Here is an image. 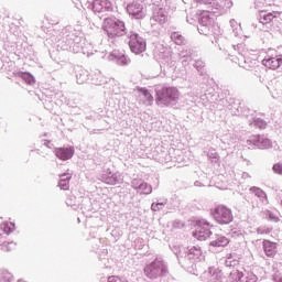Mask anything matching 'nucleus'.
I'll return each mask as SVG.
<instances>
[{
	"label": "nucleus",
	"instance_id": "1",
	"mask_svg": "<svg viewBox=\"0 0 282 282\" xmlns=\"http://www.w3.org/2000/svg\"><path fill=\"white\" fill-rule=\"evenodd\" d=\"M155 96L158 107H175L180 102V90L176 87L156 88Z\"/></svg>",
	"mask_w": 282,
	"mask_h": 282
},
{
	"label": "nucleus",
	"instance_id": "2",
	"mask_svg": "<svg viewBox=\"0 0 282 282\" xmlns=\"http://www.w3.org/2000/svg\"><path fill=\"white\" fill-rule=\"evenodd\" d=\"M104 30L107 32L108 36H124L127 28L124 22L116 18H105L104 19Z\"/></svg>",
	"mask_w": 282,
	"mask_h": 282
},
{
	"label": "nucleus",
	"instance_id": "3",
	"mask_svg": "<svg viewBox=\"0 0 282 282\" xmlns=\"http://www.w3.org/2000/svg\"><path fill=\"white\" fill-rule=\"evenodd\" d=\"M166 263L162 258H155L150 264L145 265L144 274L148 279H160L166 274Z\"/></svg>",
	"mask_w": 282,
	"mask_h": 282
},
{
	"label": "nucleus",
	"instance_id": "4",
	"mask_svg": "<svg viewBox=\"0 0 282 282\" xmlns=\"http://www.w3.org/2000/svg\"><path fill=\"white\" fill-rule=\"evenodd\" d=\"M229 281L231 282H257L259 278L254 272L243 269V267H238L234 269L229 274Z\"/></svg>",
	"mask_w": 282,
	"mask_h": 282
},
{
	"label": "nucleus",
	"instance_id": "5",
	"mask_svg": "<svg viewBox=\"0 0 282 282\" xmlns=\"http://www.w3.org/2000/svg\"><path fill=\"white\" fill-rule=\"evenodd\" d=\"M212 216L214 217L215 221H217V224H220L221 226L231 224L234 219L232 210L224 205H219L212 209Z\"/></svg>",
	"mask_w": 282,
	"mask_h": 282
},
{
	"label": "nucleus",
	"instance_id": "6",
	"mask_svg": "<svg viewBox=\"0 0 282 282\" xmlns=\"http://www.w3.org/2000/svg\"><path fill=\"white\" fill-rule=\"evenodd\" d=\"M214 23H215V14L210 13V11H203L199 18V26H198L199 34H204L205 36H208V34H210V29L213 28Z\"/></svg>",
	"mask_w": 282,
	"mask_h": 282
},
{
	"label": "nucleus",
	"instance_id": "7",
	"mask_svg": "<svg viewBox=\"0 0 282 282\" xmlns=\"http://www.w3.org/2000/svg\"><path fill=\"white\" fill-rule=\"evenodd\" d=\"M169 21V15L166 14V10L156 4L153 9L152 17L150 19V25L152 30H158V25H164Z\"/></svg>",
	"mask_w": 282,
	"mask_h": 282
},
{
	"label": "nucleus",
	"instance_id": "8",
	"mask_svg": "<svg viewBox=\"0 0 282 282\" xmlns=\"http://www.w3.org/2000/svg\"><path fill=\"white\" fill-rule=\"evenodd\" d=\"M129 47L133 54H142L147 50V41H144L138 33L130 32L128 34Z\"/></svg>",
	"mask_w": 282,
	"mask_h": 282
},
{
	"label": "nucleus",
	"instance_id": "9",
	"mask_svg": "<svg viewBox=\"0 0 282 282\" xmlns=\"http://www.w3.org/2000/svg\"><path fill=\"white\" fill-rule=\"evenodd\" d=\"M210 235H213V232L210 231V224H208V221L204 219L196 221L195 231L193 232L195 239L206 241Z\"/></svg>",
	"mask_w": 282,
	"mask_h": 282
},
{
	"label": "nucleus",
	"instance_id": "10",
	"mask_svg": "<svg viewBox=\"0 0 282 282\" xmlns=\"http://www.w3.org/2000/svg\"><path fill=\"white\" fill-rule=\"evenodd\" d=\"M99 180L104 184H108V186H116V184H122L124 182L122 174L120 172H111V169L104 171Z\"/></svg>",
	"mask_w": 282,
	"mask_h": 282
},
{
	"label": "nucleus",
	"instance_id": "11",
	"mask_svg": "<svg viewBox=\"0 0 282 282\" xmlns=\"http://www.w3.org/2000/svg\"><path fill=\"white\" fill-rule=\"evenodd\" d=\"M93 12L99 14V18L102 19V17H107L108 12H113V3L109 0H95Z\"/></svg>",
	"mask_w": 282,
	"mask_h": 282
},
{
	"label": "nucleus",
	"instance_id": "12",
	"mask_svg": "<svg viewBox=\"0 0 282 282\" xmlns=\"http://www.w3.org/2000/svg\"><path fill=\"white\" fill-rule=\"evenodd\" d=\"M203 282H223L224 272L217 267H209L207 271H204L200 275Z\"/></svg>",
	"mask_w": 282,
	"mask_h": 282
},
{
	"label": "nucleus",
	"instance_id": "13",
	"mask_svg": "<svg viewBox=\"0 0 282 282\" xmlns=\"http://www.w3.org/2000/svg\"><path fill=\"white\" fill-rule=\"evenodd\" d=\"M247 145L249 149H252V147H257L258 149H271L272 141L265 137L253 135L247 140Z\"/></svg>",
	"mask_w": 282,
	"mask_h": 282
},
{
	"label": "nucleus",
	"instance_id": "14",
	"mask_svg": "<svg viewBox=\"0 0 282 282\" xmlns=\"http://www.w3.org/2000/svg\"><path fill=\"white\" fill-rule=\"evenodd\" d=\"M131 186L139 195H151V193H153V187L141 178H133Z\"/></svg>",
	"mask_w": 282,
	"mask_h": 282
},
{
	"label": "nucleus",
	"instance_id": "15",
	"mask_svg": "<svg viewBox=\"0 0 282 282\" xmlns=\"http://www.w3.org/2000/svg\"><path fill=\"white\" fill-rule=\"evenodd\" d=\"M127 12L130 17H133V19H144L147 17V9L139 2L128 4Z\"/></svg>",
	"mask_w": 282,
	"mask_h": 282
},
{
	"label": "nucleus",
	"instance_id": "16",
	"mask_svg": "<svg viewBox=\"0 0 282 282\" xmlns=\"http://www.w3.org/2000/svg\"><path fill=\"white\" fill-rule=\"evenodd\" d=\"M108 61H112L113 63H117V65L121 66L129 65V63H131V58L126 56L123 52L116 50L108 55Z\"/></svg>",
	"mask_w": 282,
	"mask_h": 282
},
{
	"label": "nucleus",
	"instance_id": "17",
	"mask_svg": "<svg viewBox=\"0 0 282 282\" xmlns=\"http://www.w3.org/2000/svg\"><path fill=\"white\" fill-rule=\"evenodd\" d=\"M262 65L267 67V69H279L282 65V55H276V56H269L267 55L263 61Z\"/></svg>",
	"mask_w": 282,
	"mask_h": 282
},
{
	"label": "nucleus",
	"instance_id": "18",
	"mask_svg": "<svg viewBox=\"0 0 282 282\" xmlns=\"http://www.w3.org/2000/svg\"><path fill=\"white\" fill-rule=\"evenodd\" d=\"M54 153H55L56 158H58V160H62L63 162H65L67 160H72V158H74L75 150L72 147L56 148Z\"/></svg>",
	"mask_w": 282,
	"mask_h": 282
},
{
	"label": "nucleus",
	"instance_id": "19",
	"mask_svg": "<svg viewBox=\"0 0 282 282\" xmlns=\"http://www.w3.org/2000/svg\"><path fill=\"white\" fill-rule=\"evenodd\" d=\"M236 63H238V65L243 69H252L254 65H257V59H252L250 57H246L243 54H239Z\"/></svg>",
	"mask_w": 282,
	"mask_h": 282
},
{
	"label": "nucleus",
	"instance_id": "20",
	"mask_svg": "<svg viewBox=\"0 0 282 282\" xmlns=\"http://www.w3.org/2000/svg\"><path fill=\"white\" fill-rule=\"evenodd\" d=\"M194 1H196V3H203L204 6H208V8H212V10H224V8H226L224 0H194Z\"/></svg>",
	"mask_w": 282,
	"mask_h": 282
},
{
	"label": "nucleus",
	"instance_id": "21",
	"mask_svg": "<svg viewBox=\"0 0 282 282\" xmlns=\"http://www.w3.org/2000/svg\"><path fill=\"white\" fill-rule=\"evenodd\" d=\"M202 248L199 246L188 247L187 258L193 261H202L203 258Z\"/></svg>",
	"mask_w": 282,
	"mask_h": 282
},
{
	"label": "nucleus",
	"instance_id": "22",
	"mask_svg": "<svg viewBox=\"0 0 282 282\" xmlns=\"http://www.w3.org/2000/svg\"><path fill=\"white\" fill-rule=\"evenodd\" d=\"M140 98L143 100V105H147L148 107H151L153 105V95L149 91L147 88H140L139 89Z\"/></svg>",
	"mask_w": 282,
	"mask_h": 282
},
{
	"label": "nucleus",
	"instance_id": "23",
	"mask_svg": "<svg viewBox=\"0 0 282 282\" xmlns=\"http://www.w3.org/2000/svg\"><path fill=\"white\" fill-rule=\"evenodd\" d=\"M250 193H252V195H254L256 197H258V199L262 203V204H268V194H265L263 192V189H261L260 187L257 186H252L250 187Z\"/></svg>",
	"mask_w": 282,
	"mask_h": 282
},
{
	"label": "nucleus",
	"instance_id": "24",
	"mask_svg": "<svg viewBox=\"0 0 282 282\" xmlns=\"http://www.w3.org/2000/svg\"><path fill=\"white\" fill-rule=\"evenodd\" d=\"M69 180H72V174L69 173L59 175L58 187L61 191H69Z\"/></svg>",
	"mask_w": 282,
	"mask_h": 282
},
{
	"label": "nucleus",
	"instance_id": "25",
	"mask_svg": "<svg viewBox=\"0 0 282 282\" xmlns=\"http://www.w3.org/2000/svg\"><path fill=\"white\" fill-rule=\"evenodd\" d=\"M263 250H264L267 257H274V254H276V243H274L270 240H264L263 241Z\"/></svg>",
	"mask_w": 282,
	"mask_h": 282
},
{
	"label": "nucleus",
	"instance_id": "26",
	"mask_svg": "<svg viewBox=\"0 0 282 282\" xmlns=\"http://www.w3.org/2000/svg\"><path fill=\"white\" fill-rule=\"evenodd\" d=\"M276 19V12L267 13L265 11H261L259 14V21L262 25H267V23H272Z\"/></svg>",
	"mask_w": 282,
	"mask_h": 282
},
{
	"label": "nucleus",
	"instance_id": "27",
	"mask_svg": "<svg viewBox=\"0 0 282 282\" xmlns=\"http://www.w3.org/2000/svg\"><path fill=\"white\" fill-rule=\"evenodd\" d=\"M228 243H230V240H228L226 236H217L215 240L209 242V246H213L214 248H225Z\"/></svg>",
	"mask_w": 282,
	"mask_h": 282
},
{
	"label": "nucleus",
	"instance_id": "28",
	"mask_svg": "<svg viewBox=\"0 0 282 282\" xmlns=\"http://www.w3.org/2000/svg\"><path fill=\"white\" fill-rule=\"evenodd\" d=\"M171 40L173 43H175V45H186V37H184V35H182L180 32H173L171 34Z\"/></svg>",
	"mask_w": 282,
	"mask_h": 282
},
{
	"label": "nucleus",
	"instance_id": "29",
	"mask_svg": "<svg viewBox=\"0 0 282 282\" xmlns=\"http://www.w3.org/2000/svg\"><path fill=\"white\" fill-rule=\"evenodd\" d=\"M225 265L227 268H239V259L232 253L228 254L225 260Z\"/></svg>",
	"mask_w": 282,
	"mask_h": 282
},
{
	"label": "nucleus",
	"instance_id": "30",
	"mask_svg": "<svg viewBox=\"0 0 282 282\" xmlns=\"http://www.w3.org/2000/svg\"><path fill=\"white\" fill-rule=\"evenodd\" d=\"M180 61H181L182 65H184V66L188 65V63H191V61H193L191 51H188V50L182 51L180 53Z\"/></svg>",
	"mask_w": 282,
	"mask_h": 282
},
{
	"label": "nucleus",
	"instance_id": "31",
	"mask_svg": "<svg viewBox=\"0 0 282 282\" xmlns=\"http://www.w3.org/2000/svg\"><path fill=\"white\" fill-rule=\"evenodd\" d=\"M205 155H207L208 160L217 163L220 160L219 153H217V150L210 148L208 151H204Z\"/></svg>",
	"mask_w": 282,
	"mask_h": 282
},
{
	"label": "nucleus",
	"instance_id": "32",
	"mask_svg": "<svg viewBox=\"0 0 282 282\" xmlns=\"http://www.w3.org/2000/svg\"><path fill=\"white\" fill-rule=\"evenodd\" d=\"M14 275L10 273L8 270H2L0 272V282H13Z\"/></svg>",
	"mask_w": 282,
	"mask_h": 282
},
{
	"label": "nucleus",
	"instance_id": "33",
	"mask_svg": "<svg viewBox=\"0 0 282 282\" xmlns=\"http://www.w3.org/2000/svg\"><path fill=\"white\" fill-rule=\"evenodd\" d=\"M18 76L20 78H23L28 85H34L36 80L34 79V76L30 73H18Z\"/></svg>",
	"mask_w": 282,
	"mask_h": 282
},
{
	"label": "nucleus",
	"instance_id": "34",
	"mask_svg": "<svg viewBox=\"0 0 282 282\" xmlns=\"http://www.w3.org/2000/svg\"><path fill=\"white\" fill-rule=\"evenodd\" d=\"M14 248H17V242H14V241H4L1 245V250L3 252H12V250H14Z\"/></svg>",
	"mask_w": 282,
	"mask_h": 282
},
{
	"label": "nucleus",
	"instance_id": "35",
	"mask_svg": "<svg viewBox=\"0 0 282 282\" xmlns=\"http://www.w3.org/2000/svg\"><path fill=\"white\" fill-rule=\"evenodd\" d=\"M1 230L6 232V235H10V232H14V224L13 223H4L0 225Z\"/></svg>",
	"mask_w": 282,
	"mask_h": 282
},
{
	"label": "nucleus",
	"instance_id": "36",
	"mask_svg": "<svg viewBox=\"0 0 282 282\" xmlns=\"http://www.w3.org/2000/svg\"><path fill=\"white\" fill-rule=\"evenodd\" d=\"M230 25L232 28V31L236 36H239L241 34V24L237 23L235 20H230Z\"/></svg>",
	"mask_w": 282,
	"mask_h": 282
},
{
	"label": "nucleus",
	"instance_id": "37",
	"mask_svg": "<svg viewBox=\"0 0 282 282\" xmlns=\"http://www.w3.org/2000/svg\"><path fill=\"white\" fill-rule=\"evenodd\" d=\"M107 83V77L98 72L95 79V85H105Z\"/></svg>",
	"mask_w": 282,
	"mask_h": 282
},
{
	"label": "nucleus",
	"instance_id": "38",
	"mask_svg": "<svg viewBox=\"0 0 282 282\" xmlns=\"http://www.w3.org/2000/svg\"><path fill=\"white\" fill-rule=\"evenodd\" d=\"M164 208V203H152L151 210L158 213V210H162Z\"/></svg>",
	"mask_w": 282,
	"mask_h": 282
},
{
	"label": "nucleus",
	"instance_id": "39",
	"mask_svg": "<svg viewBox=\"0 0 282 282\" xmlns=\"http://www.w3.org/2000/svg\"><path fill=\"white\" fill-rule=\"evenodd\" d=\"M273 173L282 175V163H275L272 167Z\"/></svg>",
	"mask_w": 282,
	"mask_h": 282
},
{
	"label": "nucleus",
	"instance_id": "40",
	"mask_svg": "<svg viewBox=\"0 0 282 282\" xmlns=\"http://www.w3.org/2000/svg\"><path fill=\"white\" fill-rule=\"evenodd\" d=\"M254 124H256V127H258L259 129H265V127L268 126V123H267L264 120H262V119H257V120L254 121Z\"/></svg>",
	"mask_w": 282,
	"mask_h": 282
},
{
	"label": "nucleus",
	"instance_id": "41",
	"mask_svg": "<svg viewBox=\"0 0 282 282\" xmlns=\"http://www.w3.org/2000/svg\"><path fill=\"white\" fill-rule=\"evenodd\" d=\"M107 282H127V279H122L120 276L111 275L108 278Z\"/></svg>",
	"mask_w": 282,
	"mask_h": 282
},
{
	"label": "nucleus",
	"instance_id": "42",
	"mask_svg": "<svg viewBox=\"0 0 282 282\" xmlns=\"http://www.w3.org/2000/svg\"><path fill=\"white\" fill-rule=\"evenodd\" d=\"M194 67L197 69V72H202V69H204V61L197 59Z\"/></svg>",
	"mask_w": 282,
	"mask_h": 282
},
{
	"label": "nucleus",
	"instance_id": "43",
	"mask_svg": "<svg viewBox=\"0 0 282 282\" xmlns=\"http://www.w3.org/2000/svg\"><path fill=\"white\" fill-rule=\"evenodd\" d=\"M273 281H275V282H282V271L276 272V273L273 275Z\"/></svg>",
	"mask_w": 282,
	"mask_h": 282
},
{
	"label": "nucleus",
	"instance_id": "44",
	"mask_svg": "<svg viewBox=\"0 0 282 282\" xmlns=\"http://www.w3.org/2000/svg\"><path fill=\"white\" fill-rule=\"evenodd\" d=\"M74 43H80L83 41V33L78 32V34L73 37Z\"/></svg>",
	"mask_w": 282,
	"mask_h": 282
},
{
	"label": "nucleus",
	"instance_id": "45",
	"mask_svg": "<svg viewBox=\"0 0 282 282\" xmlns=\"http://www.w3.org/2000/svg\"><path fill=\"white\" fill-rule=\"evenodd\" d=\"M268 217L271 219V221H279V218L272 212H268Z\"/></svg>",
	"mask_w": 282,
	"mask_h": 282
},
{
	"label": "nucleus",
	"instance_id": "46",
	"mask_svg": "<svg viewBox=\"0 0 282 282\" xmlns=\"http://www.w3.org/2000/svg\"><path fill=\"white\" fill-rule=\"evenodd\" d=\"M257 232H258V235H268V234H270V229H264V228H258L257 229Z\"/></svg>",
	"mask_w": 282,
	"mask_h": 282
},
{
	"label": "nucleus",
	"instance_id": "47",
	"mask_svg": "<svg viewBox=\"0 0 282 282\" xmlns=\"http://www.w3.org/2000/svg\"><path fill=\"white\" fill-rule=\"evenodd\" d=\"M265 6V1L263 0H256V8H263Z\"/></svg>",
	"mask_w": 282,
	"mask_h": 282
},
{
	"label": "nucleus",
	"instance_id": "48",
	"mask_svg": "<svg viewBox=\"0 0 282 282\" xmlns=\"http://www.w3.org/2000/svg\"><path fill=\"white\" fill-rule=\"evenodd\" d=\"M85 80H87V78L80 79V76H79V77L77 76V83H78L79 85H83V83H85Z\"/></svg>",
	"mask_w": 282,
	"mask_h": 282
},
{
	"label": "nucleus",
	"instance_id": "49",
	"mask_svg": "<svg viewBox=\"0 0 282 282\" xmlns=\"http://www.w3.org/2000/svg\"><path fill=\"white\" fill-rule=\"evenodd\" d=\"M173 226H174V228H180V227L182 226V223H180V221H174V223H173Z\"/></svg>",
	"mask_w": 282,
	"mask_h": 282
},
{
	"label": "nucleus",
	"instance_id": "50",
	"mask_svg": "<svg viewBox=\"0 0 282 282\" xmlns=\"http://www.w3.org/2000/svg\"><path fill=\"white\" fill-rule=\"evenodd\" d=\"M44 147H47L48 149H52V142L45 141L44 142Z\"/></svg>",
	"mask_w": 282,
	"mask_h": 282
},
{
	"label": "nucleus",
	"instance_id": "51",
	"mask_svg": "<svg viewBox=\"0 0 282 282\" xmlns=\"http://www.w3.org/2000/svg\"><path fill=\"white\" fill-rule=\"evenodd\" d=\"M66 204H67V206H74V205L72 204V200H66Z\"/></svg>",
	"mask_w": 282,
	"mask_h": 282
},
{
	"label": "nucleus",
	"instance_id": "52",
	"mask_svg": "<svg viewBox=\"0 0 282 282\" xmlns=\"http://www.w3.org/2000/svg\"><path fill=\"white\" fill-rule=\"evenodd\" d=\"M176 257L180 259L182 257V252H175Z\"/></svg>",
	"mask_w": 282,
	"mask_h": 282
},
{
	"label": "nucleus",
	"instance_id": "53",
	"mask_svg": "<svg viewBox=\"0 0 282 282\" xmlns=\"http://www.w3.org/2000/svg\"><path fill=\"white\" fill-rule=\"evenodd\" d=\"M187 23H191V24H193V20H191V21H189V20H188V18H187Z\"/></svg>",
	"mask_w": 282,
	"mask_h": 282
},
{
	"label": "nucleus",
	"instance_id": "54",
	"mask_svg": "<svg viewBox=\"0 0 282 282\" xmlns=\"http://www.w3.org/2000/svg\"><path fill=\"white\" fill-rule=\"evenodd\" d=\"M227 4H228L227 8H230V1H228Z\"/></svg>",
	"mask_w": 282,
	"mask_h": 282
},
{
	"label": "nucleus",
	"instance_id": "55",
	"mask_svg": "<svg viewBox=\"0 0 282 282\" xmlns=\"http://www.w3.org/2000/svg\"><path fill=\"white\" fill-rule=\"evenodd\" d=\"M18 282H23V280L20 279V280H18Z\"/></svg>",
	"mask_w": 282,
	"mask_h": 282
}]
</instances>
